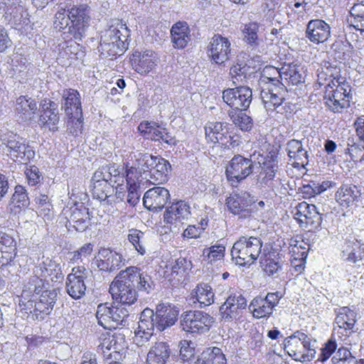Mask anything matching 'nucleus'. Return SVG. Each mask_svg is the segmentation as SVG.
I'll list each match as a JSON object with an SVG mask.
<instances>
[{
	"label": "nucleus",
	"mask_w": 364,
	"mask_h": 364,
	"mask_svg": "<svg viewBox=\"0 0 364 364\" xmlns=\"http://www.w3.org/2000/svg\"><path fill=\"white\" fill-rule=\"evenodd\" d=\"M16 161L22 164H27L35 156V151L33 148L26 142V140L22 139L20 141V144L16 145L11 151L7 153Z\"/></svg>",
	"instance_id": "obj_38"
},
{
	"label": "nucleus",
	"mask_w": 364,
	"mask_h": 364,
	"mask_svg": "<svg viewBox=\"0 0 364 364\" xmlns=\"http://www.w3.org/2000/svg\"><path fill=\"white\" fill-rule=\"evenodd\" d=\"M93 183L92 195L95 198L100 200H106L107 203L112 204L114 200L110 199L112 195L109 194L113 187L110 186L108 183L103 181H92Z\"/></svg>",
	"instance_id": "obj_48"
},
{
	"label": "nucleus",
	"mask_w": 364,
	"mask_h": 364,
	"mask_svg": "<svg viewBox=\"0 0 364 364\" xmlns=\"http://www.w3.org/2000/svg\"><path fill=\"white\" fill-rule=\"evenodd\" d=\"M258 31L259 24L256 22L245 24L242 29L243 40L252 50L257 49L262 42V40L258 37Z\"/></svg>",
	"instance_id": "obj_42"
},
{
	"label": "nucleus",
	"mask_w": 364,
	"mask_h": 364,
	"mask_svg": "<svg viewBox=\"0 0 364 364\" xmlns=\"http://www.w3.org/2000/svg\"><path fill=\"white\" fill-rule=\"evenodd\" d=\"M215 318L202 311H188L181 316V326L184 331L191 333H204L208 332Z\"/></svg>",
	"instance_id": "obj_6"
},
{
	"label": "nucleus",
	"mask_w": 364,
	"mask_h": 364,
	"mask_svg": "<svg viewBox=\"0 0 364 364\" xmlns=\"http://www.w3.org/2000/svg\"><path fill=\"white\" fill-rule=\"evenodd\" d=\"M156 58L154 52L146 50L143 53L135 51L131 59L133 68L140 74H146L156 65Z\"/></svg>",
	"instance_id": "obj_25"
},
{
	"label": "nucleus",
	"mask_w": 364,
	"mask_h": 364,
	"mask_svg": "<svg viewBox=\"0 0 364 364\" xmlns=\"http://www.w3.org/2000/svg\"><path fill=\"white\" fill-rule=\"evenodd\" d=\"M222 98L232 111H245L250 107L252 99V90L246 86L228 88L223 90Z\"/></svg>",
	"instance_id": "obj_9"
},
{
	"label": "nucleus",
	"mask_w": 364,
	"mask_h": 364,
	"mask_svg": "<svg viewBox=\"0 0 364 364\" xmlns=\"http://www.w3.org/2000/svg\"><path fill=\"white\" fill-rule=\"evenodd\" d=\"M360 188L353 184H343L336 192L335 198L343 208L355 205L361 196Z\"/></svg>",
	"instance_id": "obj_23"
},
{
	"label": "nucleus",
	"mask_w": 364,
	"mask_h": 364,
	"mask_svg": "<svg viewBox=\"0 0 364 364\" xmlns=\"http://www.w3.org/2000/svg\"><path fill=\"white\" fill-rule=\"evenodd\" d=\"M356 130V134L363 144H359L353 142L352 144H348V153L350 159L358 166L364 167V118L358 117L354 123Z\"/></svg>",
	"instance_id": "obj_21"
},
{
	"label": "nucleus",
	"mask_w": 364,
	"mask_h": 364,
	"mask_svg": "<svg viewBox=\"0 0 364 364\" xmlns=\"http://www.w3.org/2000/svg\"><path fill=\"white\" fill-rule=\"evenodd\" d=\"M246 306L247 300L241 294H231L220 307V314L223 320L230 321Z\"/></svg>",
	"instance_id": "obj_18"
},
{
	"label": "nucleus",
	"mask_w": 364,
	"mask_h": 364,
	"mask_svg": "<svg viewBox=\"0 0 364 364\" xmlns=\"http://www.w3.org/2000/svg\"><path fill=\"white\" fill-rule=\"evenodd\" d=\"M254 203L250 195L247 193L235 194L226 200L228 210L234 215H237L239 218H249L252 215V210L250 207Z\"/></svg>",
	"instance_id": "obj_15"
},
{
	"label": "nucleus",
	"mask_w": 364,
	"mask_h": 364,
	"mask_svg": "<svg viewBox=\"0 0 364 364\" xmlns=\"http://www.w3.org/2000/svg\"><path fill=\"white\" fill-rule=\"evenodd\" d=\"M330 33L329 25L323 20H311L307 24L306 37L312 43L325 42L329 38Z\"/></svg>",
	"instance_id": "obj_24"
},
{
	"label": "nucleus",
	"mask_w": 364,
	"mask_h": 364,
	"mask_svg": "<svg viewBox=\"0 0 364 364\" xmlns=\"http://www.w3.org/2000/svg\"><path fill=\"white\" fill-rule=\"evenodd\" d=\"M351 25L360 31H364V1L355 3L350 10Z\"/></svg>",
	"instance_id": "obj_52"
},
{
	"label": "nucleus",
	"mask_w": 364,
	"mask_h": 364,
	"mask_svg": "<svg viewBox=\"0 0 364 364\" xmlns=\"http://www.w3.org/2000/svg\"><path fill=\"white\" fill-rule=\"evenodd\" d=\"M0 139L3 150L7 154L9 151H11V149L16 145L20 144V141L23 138L14 132H8L3 134Z\"/></svg>",
	"instance_id": "obj_61"
},
{
	"label": "nucleus",
	"mask_w": 364,
	"mask_h": 364,
	"mask_svg": "<svg viewBox=\"0 0 364 364\" xmlns=\"http://www.w3.org/2000/svg\"><path fill=\"white\" fill-rule=\"evenodd\" d=\"M169 200V191L164 187L156 186L144 193L143 203L146 208L157 212L162 210Z\"/></svg>",
	"instance_id": "obj_17"
},
{
	"label": "nucleus",
	"mask_w": 364,
	"mask_h": 364,
	"mask_svg": "<svg viewBox=\"0 0 364 364\" xmlns=\"http://www.w3.org/2000/svg\"><path fill=\"white\" fill-rule=\"evenodd\" d=\"M332 361L334 364H357L356 358L345 347L338 348L335 355L332 358Z\"/></svg>",
	"instance_id": "obj_58"
},
{
	"label": "nucleus",
	"mask_w": 364,
	"mask_h": 364,
	"mask_svg": "<svg viewBox=\"0 0 364 364\" xmlns=\"http://www.w3.org/2000/svg\"><path fill=\"white\" fill-rule=\"evenodd\" d=\"M259 158L264 159V156L256 152L251 154L249 158L240 154L235 155L226 167L228 180L232 183H238L245 179L252 173L254 164H261Z\"/></svg>",
	"instance_id": "obj_3"
},
{
	"label": "nucleus",
	"mask_w": 364,
	"mask_h": 364,
	"mask_svg": "<svg viewBox=\"0 0 364 364\" xmlns=\"http://www.w3.org/2000/svg\"><path fill=\"white\" fill-rule=\"evenodd\" d=\"M335 311V323L337 326L344 331L352 330L356 322L355 312L348 306L341 307Z\"/></svg>",
	"instance_id": "obj_37"
},
{
	"label": "nucleus",
	"mask_w": 364,
	"mask_h": 364,
	"mask_svg": "<svg viewBox=\"0 0 364 364\" xmlns=\"http://www.w3.org/2000/svg\"><path fill=\"white\" fill-rule=\"evenodd\" d=\"M170 354L171 349L167 343L156 342L147 353L146 364H166L170 358Z\"/></svg>",
	"instance_id": "obj_31"
},
{
	"label": "nucleus",
	"mask_w": 364,
	"mask_h": 364,
	"mask_svg": "<svg viewBox=\"0 0 364 364\" xmlns=\"http://www.w3.org/2000/svg\"><path fill=\"white\" fill-rule=\"evenodd\" d=\"M345 86V84H339L336 86V89H334L333 86H332L330 82L328 83L326 86L323 100H330L333 98L342 100H349L350 92H348Z\"/></svg>",
	"instance_id": "obj_53"
},
{
	"label": "nucleus",
	"mask_w": 364,
	"mask_h": 364,
	"mask_svg": "<svg viewBox=\"0 0 364 364\" xmlns=\"http://www.w3.org/2000/svg\"><path fill=\"white\" fill-rule=\"evenodd\" d=\"M70 23H71V19L69 13L66 14L65 7L60 6L55 15L54 28L58 31H62L66 28Z\"/></svg>",
	"instance_id": "obj_62"
},
{
	"label": "nucleus",
	"mask_w": 364,
	"mask_h": 364,
	"mask_svg": "<svg viewBox=\"0 0 364 364\" xmlns=\"http://www.w3.org/2000/svg\"><path fill=\"white\" fill-rule=\"evenodd\" d=\"M129 35V29L122 20L113 19L110 21L108 28L102 33L100 41H105V38L108 36L110 38L109 42L127 43Z\"/></svg>",
	"instance_id": "obj_28"
},
{
	"label": "nucleus",
	"mask_w": 364,
	"mask_h": 364,
	"mask_svg": "<svg viewBox=\"0 0 364 364\" xmlns=\"http://www.w3.org/2000/svg\"><path fill=\"white\" fill-rule=\"evenodd\" d=\"M68 11L71 19V25L68 26V32L75 41H81L90 25V9L87 5L81 4L73 6Z\"/></svg>",
	"instance_id": "obj_8"
},
{
	"label": "nucleus",
	"mask_w": 364,
	"mask_h": 364,
	"mask_svg": "<svg viewBox=\"0 0 364 364\" xmlns=\"http://www.w3.org/2000/svg\"><path fill=\"white\" fill-rule=\"evenodd\" d=\"M283 80L296 85L304 82L303 68L296 64H289L283 66Z\"/></svg>",
	"instance_id": "obj_41"
},
{
	"label": "nucleus",
	"mask_w": 364,
	"mask_h": 364,
	"mask_svg": "<svg viewBox=\"0 0 364 364\" xmlns=\"http://www.w3.org/2000/svg\"><path fill=\"white\" fill-rule=\"evenodd\" d=\"M192 267V264L190 260L186 259L184 257H179L175 262L170 264V266H166V269H170L171 270V276L173 279H176V277H179L177 278V281L179 282L181 278L185 277L188 270H190Z\"/></svg>",
	"instance_id": "obj_50"
},
{
	"label": "nucleus",
	"mask_w": 364,
	"mask_h": 364,
	"mask_svg": "<svg viewBox=\"0 0 364 364\" xmlns=\"http://www.w3.org/2000/svg\"><path fill=\"white\" fill-rule=\"evenodd\" d=\"M100 255L101 258L97 260V266L101 271L112 272L124 265L125 259L117 252L103 249L100 252Z\"/></svg>",
	"instance_id": "obj_22"
},
{
	"label": "nucleus",
	"mask_w": 364,
	"mask_h": 364,
	"mask_svg": "<svg viewBox=\"0 0 364 364\" xmlns=\"http://www.w3.org/2000/svg\"><path fill=\"white\" fill-rule=\"evenodd\" d=\"M193 364H227V359L221 348L208 347L203 350Z\"/></svg>",
	"instance_id": "obj_35"
},
{
	"label": "nucleus",
	"mask_w": 364,
	"mask_h": 364,
	"mask_svg": "<svg viewBox=\"0 0 364 364\" xmlns=\"http://www.w3.org/2000/svg\"><path fill=\"white\" fill-rule=\"evenodd\" d=\"M58 291L57 289H45L40 294L33 299L31 308L23 307L28 311L36 320H43L53 309L57 301Z\"/></svg>",
	"instance_id": "obj_7"
},
{
	"label": "nucleus",
	"mask_w": 364,
	"mask_h": 364,
	"mask_svg": "<svg viewBox=\"0 0 364 364\" xmlns=\"http://www.w3.org/2000/svg\"><path fill=\"white\" fill-rule=\"evenodd\" d=\"M125 337L121 333H114L105 338L102 343V348L107 350H113L115 353H119L125 347Z\"/></svg>",
	"instance_id": "obj_57"
},
{
	"label": "nucleus",
	"mask_w": 364,
	"mask_h": 364,
	"mask_svg": "<svg viewBox=\"0 0 364 364\" xmlns=\"http://www.w3.org/2000/svg\"><path fill=\"white\" fill-rule=\"evenodd\" d=\"M128 316L127 309L121 303L116 306L100 304L96 311L98 323L107 329L115 328L119 325L125 326Z\"/></svg>",
	"instance_id": "obj_5"
},
{
	"label": "nucleus",
	"mask_w": 364,
	"mask_h": 364,
	"mask_svg": "<svg viewBox=\"0 0 364 364\" xmlns=\"http://www.w3.org/2000/svg\"><path fill=\"white\" fill-rule=\"evenodd\" d=\"M193 293L200 306H210L214 301V293L212 287L208 284H199Z\"/></svg>",
	"instance_id": "obj_46"
},
{
	"label": "nucleus",
	"mask_w": 364,
	"mask_h": 364,
	"mask_svg": "<svg viewBox=\"0 0 364 364\" xmlns=\"http://www.w3.org/2000/svg\"><path fill=\"white\" fill-rule=\"evenodd\" d=\"M76 277L68 276L66 279V291L67 293L75 299H80L85 295L86 286L85 280L75 279Z\"/></svg>",
	"instance_id": "obj_44"
},
{
	"label": "nucleus",
	"mask_w": 364,
	"mask_h": 364,
	"mask_svg": "<svg viewBox=\"0 0 364 364\" xmlns=\"http://www.w3.org/2000/svg\"><path fill=\"white\" fill-rule=\"evenodd\" d=\"M287 155L291 159H294L292 166L294 168H305L309 164V155L307 151L303 148L301 141L291 139L286 144Z\"/></svg>",
	"instance_id": "obj_26"
},
{
	"label": "nucleus",
	"mask_w": 364,
	"mask_h": 364,
	"mask_svg": "<svg viewBox=\"0 0 364 364\" xmlns=\"http://www.w3.org/2000/svg\"><path fill=\"white\" fill-rule=\"evenodd\" d=\"M65 112L68 116L82 117L81 102L79 92L73 89L65 90L63 92Z\"/></svg>",
	"instance_id": "obj_33"
},
{
	"label": "nucleus",
	"mask_w": 364,
	"mask_h": 364,
	"mask_svg": "<svg viewBox=\"0 0 364 364\" xmlns=\"http://www.w3.org/2000/svg\"><path fill=\"white\" fill-rule=\"evenodd\" d=\"M33 274L40 278H43V282L48 277H50L52 282H58L63 279V275L58 264L49 258H46L36 266L33 269Z\"/></svg>",
	"instance_id": "obj_30"
},
{
	"label": "nucleus",
	"mask_w": 364,
	"mask_h": 364,
	"mask_svg": "<svg viewBox=\"0 0 364 364\" xmlns=\"http://www.w3.org/2000/svg\"><path fill=\"white\" fill-rule=\"evenodd\" d=\"M6 20L15 29L21 30L30 23L28 14L20 0H6L4 3Z\"/></svg>",
	"instance_id": "obj_10"
},
{
	"label": "nucleus",
	"mask_w": 364,
	"mask_h": 364,
	"mask_svg": "<svg viewBox=\"0 0 364 364\" xmlns=\"http://www.w3.org/2000/svg\"><path fill=\"white\" fill-rule=\"evenodd\" d=\"M157 330L163 331L173 326L177 321L179 311L177 307L169 303H161L156 306L154 311Z\"/></svg>",
	"instance_id": "obj_19"
},
{
	"label": "nucleus",
	"mask_w": 364,
	"mask_h": 364,
	"mask_svg": "<svg viewBox=\"0 0 364 364\" xmlns=\"http://www.w3.org/2000/svg\"><path fill=\"white\" fill-rule=\"evenodd\" d=\"M59 121L58 105L48 99L42 100L39 118L41 124L48 127L51 132H56L58 129Z\"/></svg>",
	"instance_id": "obj_20"
},
{
	"label": "nucleus",
	"mask_w": 364,
	"mask_h": 364,
	"mask_svg": "<svg viewBox=\"0 0 364 364\" xmlns=\"http://www.w3.org/2000/svg\"><path fill=\"white\" fill-rule=\"evenodd\" d=\"M144 232L136 229L129 230L128 240L132 243L135 250L141 255L146 253V248L144 245Z\"/></svg>",
	"instance_id": "obj_60"
},
{
	"label": "nucleus",
	"mask_w": 364,
	"mask_h": 364,
	"mask_svg": "<svg viewBox=\"0 0 364 364\" xmlns=\"http://www.w3.org/2000/svg\"><path fill=\"white\" fill-rule=\"evenodd\" d=\"M110 173V184L114 187V185H121L124 183V176L122 169L115 164H108Z\"/></svg>",
	"instance_id": "obj_64"
},
{
	"label": "nucleus",
	"mask_w": 364,
	"mask_h": 364,
	"mask_svg": "<svg viewBox=\"0 0 364 364\" xmlns=\"http://www.w3.org/2000/svg\"><path fill=\"white\" fill-rule=\"evenodd\" d=\"M190 29L186 22L178 21L171 29V41L176 48H184L191 40Z\"/></svg>",
	"instance_id": "obj_34"
},
{
	"label": "nucleus",
	"mask_w": 364,
	"mask_h": 364,
	"mask_svg": "<svg viewBox=\"0 0 364 364\" xmlns=\"http://www.w3.org/2000/svg\"><path fill=\"white\" fill-rule=\"evenodd\" d=\"M225 251V246L222 245H213L210 248L204 250L203 255L208 257L210 262L222 259Z\"/></svg>",
	"instance_id": "obj_63"
},
{
	"label": "nucleus",
	"mask_w": 364,
	"mask_h": 364,
	"mask_svg": "<svg viewBox=\"0 0 364 364\" xmlns=\"http://www.w3.org/2000/svg\"><path fill=\"white\" fill-rule=\"evenodd\" d=\"M16 243L9 234L0 232V267L11 264L16 255Z\"/></svg>",
	"instance_id": "obj_29"
},
{
	"label": "nucleus",
	"mask_w": 364,
	"mask_h": 364,
	"mask_svg": "<svg viewBox=\"0 0 364 364\" xmlns=\"http://www.w3.org/2000/svg\"><path fill=\"white\" fill-rule=\"evenodd\" d=\"M306 209L308 212L304 215L303 220L300 219V225L309 228V230L318 228L321 224L322 218L316 207L313 204H309V208Z\"/></svg>",
	"instance_id": "obj_43"
},
{
	"label": "nucleus",
	"mask_w": 364,
	"mask_h": 364,
	"mask_svg": "<svg viewBox=\"0 0 364 364\" xmlns=\"http://www.w3.org/2000/svg\"><path fill=\"white\" fill-rule=\"evenodd\" d=\"M316 340H313L306 333L297 331L291 336L285 338L284 341V349L294 355H299V360L302 362L310 361L315 358Z\"/></svg>",
	"instance_id": "obj_4"
},
{
	"label": "nucleus",
	"mask_w": 364,
	"mask_h": 364,
	"mask_svg": "<svg viewBox=\"0 0 364 364\" xmlns=\"http://www.w3.org/2000/svg\"><path fill=\"white\" fill-rule=\"evenodd\" d=\"M261 164H259L262 167L261 174L264 176L262 178V182L267 183L269 181L274 179L276 172L278 169V164L277 160L272 155L264 156V159L259 158Z\"/></svg>",
	"instance_id": "obj_47"
},
{
	"label": "nucleus",
	"mask_w": 364,
	"mask_h": 364,
	"mask_svg": "<svg viewBox=\"0 0 364 364\" xmlns=\"http://www.w3.org/2000/svg\"><path fill=\"white\" fill-rule=\"evenodd\" d=\"M138 130L146 139L163 141L171 146L177 144L176 138L165 127H162L154 122H141L138 126Z\"/></svg>",
	"instance_id": "obj_11"
},
{
	"label": "nucleus",
	"mask_w": 364,
	"mask_h": 364,
	"mask_svg": "<svg viewBox=\"0 0 364 364\" xmlns=\"http://www.w3.org/2000/svg\"><path fill=\"white\" fill-rule=\"evenodd\" d=\"M151 277L141 272L136 267H129L122 270L114 278L109 287L112 298L119 303L131 305L137 299L136 289L146 294L154 289Z\"/></svg>",
	"instance_id": "obj_1"
},
{
	"label": "nucleus",
	"mask_w": 364,
	"mask_h": 364,
	"mask_svg": "<svg viewBox=\"0 0 364 364\" xmlns=\"http://www.w3.org/2000/svg\"><path fill=\"white\" fill-rule=\"evenodd\" d=\"M283 67L278 69L274 66H266L262 70V77L267 80V82L270 83L269 87H279V85H284L283 80Z\"/></svg>",
	"instance_id": "obj_51"
},
{
	"label": "nucleus",
	"mask_w": 364,
	"mask_h": 364,
	"mask_svg": "<svg viewBox=\"0 0 364 364\" xmlns=\"http://www.w3.org/2000/svg\"><path fill=\"white\" fill-rule=\"evenodd\" d=\"M309 247L302 241L299 242L291 240L289 252L291 254L292 259H306Z\"/></svg>",
	"instance_id": "obj_59"
},
{
	"label": "nucleus",
	"mask_w": 364,
	"mask_h": 364,
	"mask_svg": "<svg viewBox=\"0 0 364 364\" xmlns=\"http://www.w3.org/2000/svg\"><path fill=\"white\" fill-rule=\"evenodd\" d=\"M45 282L33 274L24 284L21 296H19V305L31 308L33 302V299L36 295L40 294L44 289Z\"/></svg>",
	"instance_id": "obj_16"
},
{
	"label": "nucleus",
	"mask_w": 364,
	"mask_h": 364,
	"mask_svg": "<svg viewBox=\"0 0 364 364\" xmlns=\"http://www.w3.org/2000/svg\"><path fill=\"white\" fill-rule=\"evenodd\" d=\"M260 264L264 272L268 276H274L281 269L282 261L276 251H269L264 254L260 258Z\"/></svg>",
	"instance_id": "obj_40"
},
{
	"label": "nucleus",
	"mask_w": 364,
	"mask_h": 364,
	"mask_svg": "<svg viewBox=\"0 0 364 364\" xmlns=\"http://www.w3.org/2000/svg\"><path fill=\"white\" fill-rule=\"evenodd\" d=\"M134 157L136 159V165L138 168L143 171L144 172L151 171L153 166H154L155 164L158 159L161 157L152 156L148 153H140L135 152L134 153Z\"/></svg>",
	"instance_id": "obj_56"
},
{
	"label": "nucleus",
	"mask_w": 364,
	"mask_h": 364,
	"mask_svg": "<svg viewBox=\"0 0 364 364\" xmlns=\"http://www.w3.org/2000/svg\"><path fill=\"white\" fill-rule=\"evenodd\" d=\"M191 216L189 205L183 200H179L168 207L164 213V219L166 223L176 222L182 223L188 220Z\"/></svg>",
	"instance_id": "obj_27"
},
{
	"label": "nucleus",
	"mask_w": 364,
	"mask_h": 364,
	"mask_svg": "<svg viewBox=\"0 0 364 364\" xmlns=\"http://www.w3.org/2000/svg\"><path fill=\"white\" fill-rule=\"evenodd\" d=\"M155 318L154 311L149 308H146L141 313L137 328L146 331H149L150 333H154V331L155 328L157 329L158 325L156 319H154Z\"/></svg>",
	"instance_id": "obj_49"
},
{
	"label": "nucleus",
	"mask_w": 364,
	"mask_h": 364,
	"mask_svg": "<svg viewBox=\"0 0 364 364\" xmlns=\"http://www.w3.org/2000/svg\"><path fill=\"white\" fill-rule=\"evenodd\" d=\"M228 115L233 124L241 130L250 131L252 129V119L242 111H230Z\"/></svg>",
	"instance_id": "obj_55"
},
{
	"label": "nucleus",
	"mask_w": 364,
	"mask_h": 364,
	"mask_svg": "<svg viewBox=\"0 0 364 364\" xmlns=\"http://www.w3.org/2000/svg\"><path fill=\"white\" fill-rule=\"evenodd\" d=\"M171 166L165 159L161 157L158 159L149 173L151 183L159 184L168 181V174L171 171Z\"/></svg>",
	"instance_id": "obj_36"
},
{
	"label": "nucleus",
	"mask_w": 364,
	"mask_h": 364,
	"mask_svg": "<svg viewBox=\"0 0 364 364\" xmlns=\"http://www.w3.org/2000/svg\"><path fill=\"white\" fill-rule=\"evenodd\" d=\"M287 90L284 85H279V87H268L261 91V99L264 107L267 112L276 111L277 113H283L284 107L282 104L285 100Z\"/></svg>",
	"instance_id": "obj_13"
},
{
	"label": "nucleus",
	"mask_w": 364,
	"mask_h": 364,
	"mask_svg": "<svg viewBox=\"0 0 364 364\" xmlns=\"http://www.w3.org/2000/svg\"><path fill=\"white\" fill-rule=\"evenodd\" d=\"M230 42L220 35H214L208 46V53L211 60L218 65H223L229 60Z\"/></svg>",
	"instance_id": "obj_14"
},
{
	"label": "nucleus",
	"mask_w": 364,
	"mask_h": 364,
	"mask_svg": "<svg viewBox=\"0 0 364 364\" xmlns=\"http://www.w3.org/2000/svg\"><path fill=\"white\" fill-rule=\"evenodd\" d=\"M262 245L259 237L241 236L232 245V259L240 266L253 264L261 254Z\"/></svg>",
	"instance_id": "obj_2"
},
{
	"label": "nucleus",
	"mask_w": 364,
	"mask_h": 364,
	"mask_svg": "<svg viewBox=\"0 0 364 364\" xmlns=\"http://www.w3.org/2000/svg\"><path fill=\"white\" fill-rule=\"evenodd\" d=\"M16 111L22 114V118L24 120L31 119L35 111L37 109V105L34 100L27 98L25 96H20L16 100Z\"/></svg>",
	"instance_id": "obj_45"
},
{
	"label": "nucleus",
	"mask_w": 364,
	"mask_h": 364,
	"mask_svg": "<svg viewBox=\"0 0 364 364\" xmlns=\"http://www.w3.org/2000/svg\"><path fill=\"white\" fill-rule=\"evenodd\" d=\"M228 124L220 122H209L205 126L206 139L212 143H225L228 134Z\"/></svg>",
	"instance_id": "obj_32"
},
{
	"label": "nucleus",
	"mask_w": 364,
	"mask_h": 364,
	"mask_svg": "<svg viewBox=\"0 0 364 364\" xmlns=\"http://www.w3.org/2000/svg\"><path fill=\"white\" fill-rule=\"evenodd\" d=\"M279 300V292L268 293L264 297L256 296L250 302L249 309L256 318L269 317Z\"/></svg>",
	"instance_id": "obj_12"
},
{
	"label": "nucleus",
	"mask_w": 364,
	"mask_h": 364,
	"mask_svg": "<svg viewBox=\"0 0 364 364\" xmlns=\"http://www.w3.org/2000/svg\"><path fill=\"white\" fill-rule=\"evenodd\" d=\"M109 37L107 36L105 38V41H100L98 50L100 55L104 58L110 57L111 58H115L117 55H121L128 48V43L122 42H109Z\"/></svg>",
	"instance_id": "obj_39"
},
{
	"label": "nucleus",
	"mask_w": 364,
	"mask_h": 364,
	"mask_svg": "<svg viewBox=\"0 0 364 364\" xmlns=\"http://www.w3.org/2000/svg\"><path fill=\"white\" fill-rule=\"evenodd\" d=\"M30 201L26 188L20 185H18L14 188L9 205H13L15 208H26L29 205Z\"/></svg>",
	"instance_id": "obj_54"
}]
</instances>
